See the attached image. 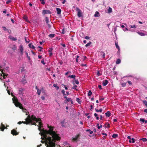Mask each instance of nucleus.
I'll return each mask as SVG.
<instances>
[{"label":"nucleus","instance_id":"obj_20","mask_svg":"<svg viewBox=\"0 0 147 147\" xmlns=\"http://www.w3.org/2000/svg\"><path fill=\"white\" fill-rule=\"evenodd\" d=\"M94 16L95 17H98L99 16V13L98 11H96Z\"/></svg>","mask_w":147,"mask_h":147},{"label":"nucleus","instance_id":"obj_1","mask_svg":"<svg viewBox=\"0 0 147 147\" xmlns=\"http://www.w3.org/2000/svg\"><path fill=\"white\" fill-rule=\"evenodd\" d=\"M57 133V131H53V127H51L49 130L45 131L44 133V136L47 138L44 139L46 142L45 145L47 147H55V141H59L61 139V137L59 136V134Z\"/></svg>","mask_w":147,"mask_h":147},{"label":"nucleus","instance_id":"obj_42","mask_svg":"<svg viewBox=\"0 0 147 147\" xmlns=\"http://www.w3.org/2000/svg\"><path fill=\"white\" fill-rule=\"evenodd\" d=\"M143 103L147 107V101L146 100H144Z\"/></svg>","mask_w":147,"mask_h":147},{"label":"nucleus","instance_id":"obj_51","mask_svg":"<svg viewBox=\"0 0 147 147\" xmlns=\"http://www.w3.org/2000/svg\"><path fill=\"white\" fill-rule=\"evenodd\" d=\"M8 87H7V93H8V94L9 95H10V92L9 90H8Z\"/></svg>","mask_w":147,"mask_h":147},{"label":"nucleus","instance_id":"obj_64","mask_svg":"<svg viewBox=\"0 0 147 147\" xmlns=\"http://www.w3.org/2000/svg\"><path fill=\"white\" fill-rule=\"evenodd\" d=\"M144 111L147 114V109H144Z\"/></svg>","mask_w":147,"mask_h":147},{"label":"nucleus","instance_id":"obj_59","mask_svg":"<svg viewBox=\"0 0 147 147\" xmlns=\"http://www.w3.org/2000/svg\"><path fill=\"white\" fill-rule=\"evenodd\" d=\"M11 2V1L9 0L6 2V3L7 4H8L9 3H10Z\"/></svg>","mask_w":147,"mask_h":147},{"label":"nucleus","instance_id":"obj_38","mask_svg":"<svg viewBox=\"0 0 147 147\" xmlns=\"http://www.w3.org/2000/svg\"><path fill=\"white\" fill-rule=\"evenodd\" d=\"M101 54L102 55V57L103 58H105V53L103 52L102 51L101 52Z\"/></svg>","mask_w":147,"mask_h":147},{"label":"nucleus","instance_id":"obj_33","mask_svg":"<svg viewBox=\"0 0 147 147\" xmlns=\"http://www.w3.org/2000/svg\"><path fill=\"white\" fill-rule=\"evenodd\" d=\"M61 92L63 94V96L66 95V94L65 93V91L64 90H62Z\"/></svg>","mask_w":147,"mask_h":147},{"label":"nucleus","instance_id":"obj_8","mask_svg":"<svg viewBox=\"0 0 147 147\" xmlns=\"http://www.w3.org/2000/svg\"><path fill=\"white\" fill-rule=\"evenodd\" d=\"M21 81L22 82V83L24 84H25L27 83L26 80V79L25 75H24Z\"/></svg>","mask_w":147,"mask_h":147},{"label":"nucleus","instance_id":"obj_35","mask_svg":"<svg viewBox=\"0 0 147 147\" xmlns=\"http://www.w3.org/2000/svg\"><path fill=\"white\" fill-rule=\"evenodd\" d=\"M97 126V128L98 129H100V128L102 127V125H99V124H97L96 125Z\"/></svg>","mask_w":147,"mask_h":147},{"label":"nucleus","instance_id":"obj_14","mask_svg":"<svg viewBox=\"0 0 147 147\" xmlns=\"http://www.w3.org/2000/svg\"><path fill=\"white\" fill-rule=\"evenodd\" d=\"M56 10L57 11V14H59L61 13V10L60 9L57 8Z\"/></svg>","mask_w":147,"mask_h":147},{"label":"nucleus","instance_id":"obj_22","mask_svg":"<svg viewBox=\"0 0 147 147\" xmlns=\"http://www.w3.org/2000/svg\"><path fill=\"white\" fill-rule=\"evenodd\" d=\"M76 101L79 104H80L81 103V100L79 98H76Z\"/></svg>","mask_w":147,"mask_h":147},{"label":"nucleus","instance_id":"obj_15","mask_svg":"<svg viewBox=\"0 0 147 147\" xmlns=\"http://www.w3.org/2000/svg\"><path fill=\"white\" fill-rule=\"evenodd\" d=\"M20 50L21 53L22 55L23 53V48L22 45H21L20 47Z\"/></svg>","mask_w":147,"mask_h":147},{"label":"nucleus","instance_id":"obj_4","mask_svg":"<svg viewBox=\"0 0 147 147\" xmlns=\"http://www.w3.org/2000/svg\"><path fill=\"white\" fill-rule=\"evenodd\" d=\"M12 99L13 102L14 103L16 107H18L20 109H22L23 110L24 109V108H23L22 105L20 102H18V100L16 97L14 96Z\"/></svg>","mask_w":147,"mask_h":147},{"label":"nucleus","instance_id":"obj_55","mask_svg":"<svg viewBox=\"0 0 147 147\" xmlns=\"http://www.w3.org/2000/svg\"><path fill=\"white\" fill-rule=\"evenodd\" d=\"M49 28H50L51 27V25L49 24H47Z\"/></svg>","mask_w":147,"mask_h":147},{"label":"nucleus","instance_id":"obj_28","mask_svg":"<svg viewBox=\"0 0 147 147\" xmlns=\"http://www.w3.org/2000/svg\"><path fill=\"white\" fill-rule=\"evenodd\" d=\"M115 45L116 48L118 49H120V48L119 46H118L117 42H115Z\"/></svg>","mask_w":147,"mask_h":147},{"label":"nucleus","instance_id":"obj_17","mask_svg":"<svg viewBox=\"0 0 147 147\" xmlns=\"http://www.w3.org/2000/svg\"><path fill=\"white\" fill-rule=\"evenodd\" d=\"M1 69H0V71H1V74H3V78H5V76H8V74H5L4 72H3V70H1Z\"/></svg>","mask_w":147,"mask_h":147},{"label":"nucleus","instance_id":"obj_3","mask_svg":"<svg viewBox=\"0 0 147 147\" xmlns=\"http://www.w3.org/2000/svg\"><path fill=\"white\" fill-rule=\"evenodd\" d=\"M30 119L31 120V122L30 123L31 125H36V123L35 122H33V121H36V122H40L41 121V119L39 118H37L35 116L33 115H31V116H30Z\"/></svg>","mask_w":147,"mask_h":147},{"label":"nucleus","instance_id":"obj_21","mask_svg":"<svg viewBox=\"0 0 147 147\" xmlns=\"http://www.w3.org/2000/svg\"><path fill=\"white\" fill-rule=\"evenodd\" d=\"M105 114L107 116L109 117L111 115V113L109 111H108L105 113Z\"/></svg>","mask_w":147,"mask_h":147},{"label":"nucleus","instance_id":"obj_27","mask_svg":"<svg viewBox=\"0 0 147 147\" xmlns=\"http://www.w3.org/2000/svg\"><path fill=\"white\" fill-rule=\"evenodd\" d=\"M45 19H46L45 21H46V22L48 24V23L50 22V21L49 20L48 18L47 17H45Z\"/></svg>","mask_w":147,"mask_h":147},{"label":"nucleus","instance_id":"obj_63","mask_svg":"<svg viewBox=\"0 0 147 147\" xmlns=\"http://www.w3.org/2000/svg\"><path fill=\"white\" fill-rule=\"evenodd\" d=\"M41 98L42 100H45V97L44 96H42L41 97Z\"/></svg>","mask_w":147,"mask_h":147},{"label":"nucleus","instance_id":"obj_53","mask_svg":"<svg viewBox=\"0 0 147 147\" xmlns=\"http://www.w3.org/2000/svg\"><path fill=\"white\" fill-rule=\"evenodd\" d=\"M98 88L100 89H102V86L101 85H99L98 86Z\"/></svg>","mask_w":147,"mask_h":147},{"label":"nucleus","instance_id":"obj_52","mask_svg":"<svg viewBox=\"0 0 147 147\" xmlns=\"http://www.w3.org/2000/svg\"><path fill=\"white\" fill-rule=\"evenodd\" d=\"M41 62L43 64V65H45V63L44 62V59H42V60H41Z\"/></svg>","mask_w":147,"mask_h":147},{"label":"nucleus","instance_id":"obj_10","mask_svg":"<svg viewBox=\"0 0 147 147\" xmlns=\"http://www.w3.org/2000/svg\"><path fill=\"white\" fill-rule=\"evenodd\" d=\"M69 101L70 102L71 104H73V101L70 98H67L65 100V103H67Z\"/></svg>","mask_w":147,"mask_h":147},{"label":"nucleus","instance_id":"obj_11","mask_svg":"<svg viewBox=\"0 0 147 147\" xmlns=\"http://www.w3.org/2000/svg\"><path fill=\"white\" fill-rule=\"evenodd\" d=\"M44 90L43 88H42L41 90L38 89L37 90V94L38 95H40V94L41 92Z\"/></svg>","mask_w":147,"mask_h":147},{"label":"nucleus","instance_id":"obj_24","mask_svg":"<svg viewBox=\"0 0 147 147\" xmlns=\"http://www.w3.org/2000/svg\"><path fill=\"white\" fill-rule=\"evenodd\" d=\"M68 78L70 77L71 78L75 79V78L76 76L75 75H69L68 76Z\"/></svg>","mask_w":147,"mask_h":147},{"label":"nucleus","instance_id":"obj_40","mask_svg":"<svg viewBox=\"0 0 147 147\" xmlns=\"http://www.w3.org/2000/svg\"><path fill=\"white\" fill-rule=\"evenodd\" d=\"M26 54L27 55V58H28V60H30V57L28 56V53L27 52H26Z\"/></svg>","mask_w":147,"mask_h":147},{"label":"nucleus","instance_id":"obj_19","mask_svg":"<svg viewBox=\"0 0 147 147\" xmlns=\"http://www.w3.org/2000/svg\"><path fill=\"white\" fill-rule=\"evenodd\" d=\"M28 46L30 48H31L32 49H35L34 46L32 45V43H30L28 45Z\"/></svg>","mask_w":147,"mask_h":147},{"label":"nucleus","instance_id":"obj_37","mask_svg":"<svg viewBox=\"0 0 147 147\" xmlns=\"http://www.w3.org/2000/svg\"><path fill=\"white\" fill-rule=\"evenodd\" d=\"M92 42H89L85 46L86 47H88V46H89L91 44Z\"/></svg>","mask_w":147,"mask_h":147},{"label":"nucleus","instance_id":"obj_41","mask_svg":"<svg viewBox=\"0 0 147 147\" xmlns=\"http://www.w3.org/2000/svg\"><path fill=\"white\" fill-rule=\"evenodd\" d=\"M53 50V48H50L48 50V51L50 52H52V51Z\"/></svg>","mask_w":147,"mask_h":147},{"label":"nucleus","instance_id":"obj_6","mask_svg":"<svg viewBox=\"0 0 147 147\" xmlns=\"http://www.w3.org/2000/svg\"><path fill=\"white\" fill-rule=\"evenodd\" d=\"M80 136V134L77 135L74 138H73L72 139V140L73 141H76L79 138Z\"/></svg>","mask_w":147,"mask_h":147},{"label":"nucleus","instance_id":"obj_34","mask_svg":"<svg viewBox=\"0 0 147 147\" xmlns=\"http://www.w3.org/2000/svg\"><path fill=\"white\" fill-rule=\"evenodd\" d=\"M92 94V92H91V91L90 90H89L88 91V96H91Z\"/></svg>","mask_w":147,"mask_h":147},{"label":"nucleus","instance_id":"obj_62","mask_svg":"<svg viewBox=\"0 0 147 147\" xmlns=\"http://www.w3.org/2000/svg\"><path fill=\"white\" fill-rule=\"evenodd\" d=\"M7 11L5 9L3 11V12L4 13H6Z\"/></svg>","mask_w":147,"mask_h":147},{"label":"nucleus","instance_id":"obj_25","mask_svg":"<svg viewBox=\"0 0 147 147\" xmlns=\"http://www.w3.org/2000/svg\"><path fill=\"white\" fill-rule=\"evenodd\" d=\"M55 34H50L49 35V37L52 38L54 37L55 36Z\"/></svg>","mask_w":147,"mask_h":147},{"label":"nucleus","instance_id":"obj_7","mask_svg":"<svg viewBox=\"0 0 147 147\" xmlns=\"http://www.w3.org/2000/svg\"><path fill=\"white\" fill-rule=\"evenodd\" d=\"M11 134L13 136H16L18 134V132H17V131L14 129L11 130Z\"/></svg>","mask_w":147,"mask_h":147},{"label":"nucleus","instance_id":"obj_16","mask_svg":"<svg viewBox=\"0 0 147 147\" xmlns=\"http://www.w3.org/2000/svg\"><path fill=\"white\" fill-rule=\"evenodd\" d=\"M23 89L22 88H20L19 89V94H22L23 93Z\"/></svg>","mask_w":147,"mask_h":147},{"label":"nucleus","instance_id":"obj_49","mask_svg":"<svg viewBox=\"0 0 147 147\" xmlns=\"http://www.w3.org/2000/svg\"><path fill=\"white\" fill-rule=\"evenodd\" d=\"M130 27L132 28H136V26L134 25H130Z\"/></svg>","mask_w":147,"mask_h":147},{"label":"nucleus","instance_id":"obj_23","mask_svg":"<svg viewBox=\"0 0 147 147\" xmlns=\"http://www.w3.org/2000/svg\"><path fill=\"white\" fill-rule=\"evenodd\" d=\"M105 127H108L109 128L110 127V125L107 122L105 124Z\"/></svg>","mask_w":147,"mask_h":147},{"label":"nucleus","instance_id":"obj_18","mask_svg":"<svg viewBox=\"0 0 147 147\" xmlns=\"http://www.w3.org/2000/svg\"><path fill=\"white\" fill-rule=\"evenodd\" d=\"M102 70H100L97 71V75L98 76H100L102 75Z\"/></svg>","mask_w":147,"mask_h":147},{"label":"nucleus","instance_id":"obj_61","mask_svg":"<svg viewBox=\"0 0 147 147\" xmlns=\"http://www.w3.org/2000/svg\"><path fill=\"white\" fill-rule=\"evenodd\" d=\"M90 110H91L93 108V106L92 105L90 106Z\"/></svg>","mask_w":147,"mask_h":147},{"label":"nucleus","instance_id":"obj_43","mask_svg":"<svg viewBox=\"0 0 147 147\" xmlns=\"http://www.w3.org/2000/svg\"><path fill=\"white\" fill-rule=\"evenodd\" d=\"M126 83H121V85L122 87H124L126 85Z\"/></svg>","mask_w":147,"mask_h":147},{"label":"nucleus","instance_id":"obj_56","mask_svg":"<svg viewBox=\"0 0 147 147\" xmlns=\"http://www.w3.org/2000/svg\"><path fill=\"white\" fill-rule=\"evenodd\" d=\"M127 82L129 84V85H131L132 84V83L130 81H128Z\"/></svg>","mask_w":147,"mask_h":147},{"label":"nucleus","instance_id":"obj_54","mask_svg":"<svg viewBox=\"0 0 147 147\" xmlns=\"http://www.w3.org/2000/svg\"><path fill=\"white\" fill-rule=\"evenodd\" d=\"M90 38L88 36H86L85 37V38L86 39H90Z\"/></svg>","mask_w":147,"mask_h":147},{"label":"nucleus","instance_id":"obj_9","mask_svg":"<svg viewBox=\"0 0 147 147\" xmlns=\"http://www.w3.org/2000/svg\"><path fill=\"white\" fill-rule=\"evenodd\" d=\"M51 13L50 11L49 10H44L42 12V13L44 15L46 14H50Z\"/></svg>","mask_w":147,"mask_h":147},{"label":"nucleus","instance_id":"obj_48","mask_svg":"<svg viewBox=\"0 0 147 147\" xmlns=\"http://www.w3.org/2000/svg\"><path fill=\"white\" fill-rule=\"evenodd\" d=\"M5 129V127H0V129L2 131H3Z\"/></svg>","mask_w":147,"mask_h":147},{"label":"nucleus","instance_id":"obj_31","mask_svg":"<svg viewBox=\"0 0 147 147\" xmlns=\"http://www.w3.org/2000/svg\"><path fill=\"white\" fill-rule=\"evenodd\" d=\"M138 33L139 34L142 36H144L145 35V34L144 33L142 32H138Z\"/></svg>","mask_w":147,"mask_h":147},{"label":"nucleus","instance_id":"obj_57","mask_svg":"<svg viewBox=\"0 0 147 147\" xmlns=\"http://www.w3.org/2000/svg\"><path fill=\"white\" fill-rule=\"evenodd\" d=\"M1 127H5L4 125L2 123L1 124Z\"/></svg>","mask_w":147,"mask_h":147},{"label":"nucleus","instance_id":"obj_36","mask_svg":"<svg viewBox=\"0 0 147 147\" xmlns=\"http://www.w3.org/2000/svg\"><path fill=\"white\" fill-rule=\"evenodd\" d=\"M142 140L143 142H146L147 141V139L146 138H144L140 139V140Z\"/></svg>","mask_w":147,"mask_h":147},{"label":"nucleus","instance_id":"obj_45","mask_svg":"<svg viewBox=\"0 0 147 147\" xmlns=\"http://www.w3.org/2000/svg\"><path fill=\"white\" fill-rule=\"evenodd\" d=\"M140 121L142 122V123H144L145 121V120L144 119L140 118Z\"/></svg>","mask_w":147,"mask_h":147},{"label":"nucleus","instance_id":"obj_46","mask_svg":"<svg viewBox=\"0 0 147 147\" xmlns=\"http://www.w3.org/2000/svg\"><path fill=\"white\" fill-rule=\"evenodd\" d=\"M77 87V86L75 85H74L73 87L72 88V89H74L75 90H76V88Z\"/></svg>","mask_w":147,"mask_h":147},{"label":"nucleus","instance_id":"obj_12","mask_svg":"<svg viewBox=\"0 0 147 147\" xmlns=\"http://www.w3.org/2000/svg\"><path fill=\"white\" fill-rule=\"evenodd\" d=\"M108 81L107 80H105L103 81L102 84L103 86H106L108 83Z\"/></svg>","mask_w":147,"mask_h":147},{"label":"nucleus","instance_id":"obj_5","mask_svg":"<svg viewBox=\"0 0 147 147\" xmlns=\"http://www.w3.org/2000/svg\"><path fill=\"white\" fill-rule=\"evenodd\" d=\"M30 119V115H28L27 118L25 119L26 121H19L18 122V123L19 124H20L22 123H23L26 125L28 124L31 122V120Z\"/></svg>","mask_w":147,"mask_h":147},{"label":"nucleus","instance_id":"obj_44","mask_svg":"<svg viewBox=\"0 0 147 147\" xmlns=\"http://www.w3.org/2000/svg\"><path fill=\"white\" fill-rule=\"evenodd\" d=\"M74 81L75 83L77 84H78L79 83V81L78 80H75Z\"/></svg>","mask_w":147,"mask_h":147},{"label":"nucleus","instance_id":"obj_47","mask_svg":"<svg viewBox=\"0 0 147 147\" xmlns=\"http://www.w3.org/2000/svg\"><path fill=\"white\" fill-rule=\"evenodd\" d=\"M43 126V124L41 122H39V126Z\"/></svg>","mask_w":147,"mask_h":147},{"label":"nucleus","instance_id":"obj_39","mask_svg":"<svg viewBox=\"0 0 147 147\" xmlns=\"http://www.w3.org/2000/svg\"><path fill=\"white\" fill-rule=\"evenodd\" d=\"M40 1H41V3L43 5H44L45 3V0H40Z\"/></svg>","mask_w":147,"mask_h":147},{"label":"nucleus","instance_id":"obj_13","mask_svg":"<svg viewBox=\"0 0 147 147\" xmlns=\"http://www.w3.org/2000/svg\"><path fill=\"white\" fill-rule=\"evenodd\" d=\"M78 16L79 18L81 17L82 16L81 10L79 9H78Z\"/></svg>","mask_w":147,"mask_h":147},{"label":"nucleus","instance_id":"obj_29","mask_svg":"<svg viewBox=\"0 0 147 147\" xmlns=\"http://www.w3.org/2000/svg\"><path fill=\"white\" fill-rule=\"evenodd\" d=\"M112 11V9L111 8L109 7L108 10V13H110Z\"/></svg>","mask_w":147,"mask_h":147},{"label":"nucleus","instance_id":"obj_60","mask_svg":"<svg viewBox=\"0 0 147 147\" xmlns=\"http://www.w3.org/2000/svg\"><path fill=\"white\" fill-rule=\"evenodd\" d=\"M2 28H3V29L4 30H5V31L7 29L5 27H4V26H3V27H2Z\"/></svg>","mask_w":147,"mask_h":147},{"label":"nucleus","instance_id":"obj_32","mask_svg":"<svg viewBox=\"0 0 147 147\" xmlns=\"http://www.w3.org/2000/svg\"><path fill=\"white\" fill-rule=\"evenodd\" d=\"M121 62V60L120 59H118L116 61L117 64H119Z\"/></svg>","mask_w":147,"mask_h":147},{"label":"nucleus","instance_id":"obj_50","mask_svg":"<svg viewBox=\"0 0 147 147\" xmlns=\"http://www.w3.org/2000/svg\"><path fill=\"white\" fill-rule=\"evenodd\" d=\"M131 140H132V143H134L135 142V139L134 138H132Z\"/></svg>","mask_w":147,"mask_h":147},{"label":"nucleus","instance_id":"obj_58","mask_svg":"<svg viewBox=\"0 0 147 147\" xmlns=\"http://www.w3.org/2000/svg\"><path fill=\"white\" fill-rule=\"evenodd\" d=\"M61 45L64 48L65 47H66L65 44H61Z\"/></svg>","mask_w":147,"mask_h":147},{"label":"nucleus","instance_id":"obj_26","mask_svg":"<svg viewBox=\"0 0 147 147\" xmlns=\"http://www.w3.org/2000/svg\"><path fill=\"white\" fill-rule=\"evenodd\" d=\"M10 39H11V40H13V41H16L17 40V38H15L13 37H9Z\"/></svg>","mask_w":147,"mask_h":147},{"label":"nucleus","instance_id":"obj_30","mask_svg":"<svg viewBox=\"0 0 147 147\" xmlns=\"http://www.w3.org/2000/svg\"><path fill=\"white\" fill-rule=\"evenodd\" d=\"M118 135L117 134H113L112 136V137L114 138H115L118 136Z\"/></svg>","mask_w":147,"mask_h":147},{"label":"nucleus","instance_id":"obj_2","mask_svg":"<svg viewBox=\"0 0 147 147\" xmlns=\"http://www.w3.org/2000/svg\"><path fill=\"white\" fill-rule=\"evenodd\" d=\"M38 129L39 131H40V132L39 134L40 135H41V136H42L43 137L44 139L46 138H46V136H44V133L45 131H49L50 130V128L51 127H53V131H54V129L55 128V127L54 126H52L51 125L49 126V125H47V127L48 128H49V129L48 130H44V129L43 128L42 129V127H43V126H38Z\"/></svg>","mask_w":147,"mask_h":147}]
</instances>
